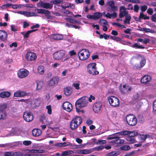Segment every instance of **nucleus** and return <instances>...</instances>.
Returning a JSON list of instances; mask_svg holds the SVG:
<instances>
[{"instance_id": "18", "label": "nucleus", "mask_w": 156, "mask_h": 156, "mask_svg": "<svg viewBox=\"0 0 156 156\" xmlns=\"http://www.w3.org/2000/svg\"><path fill=\"white\" fill-rule=\"evenodd\" d=\"M40 5L42 8L47 9H51L53 7V5L49 3L44 2L41 1L40 2Z\"/></svg>"}, {"instance_id": "2", "label": "nucleus", "mask_w": 156, "mask_h": 156, "mask_svg": "<svg viewBox=\"0 0 156 156\" xmlns=\"http://www.w3.org/2000/svg\"><path fill=\"white\" fill-rule=\"evenodd\" d=\"M82 119L79 116H76L73 118L70 123L71 129L73 130L76 129L81 123Z\"/></svg>"}, {"instance_id": "61", "label": "nucleus", "mask_w": 156, "mask_h": 156, "mask_svg": "<svg viewBox=\"0 0 156 156\" xmlns=\"http://www.w3.org/2000/svg\"><path fill=\"white\" fill-rule=\"evenodd\" d=\"M40 27V25L38 24H36L35 25H33L31 27V29H33L35 28H38Z\"/></svg>"}, {"instance_id": "3", "label": "nucleus", "mask_w": 156, "mask_h": 156, "mask_svg": "<svg viewBox=\"0 0 156 156\" xmlns=\"http://www.w3.org/2000/svg\"><path fill=\"white\" fill-rule=\"evenodd\" d=\"M97 64L95 62L91 63L88 64L87 67V72L90 74L93 75L99 74V72L97 70Z\"/></svg>"}, {"instance_id": "54", "label": "nucleus", "mask_w": 156, "mask_h": 156, "mask_svg": "<svg viewBox=\"0 0 156 156\" xmlns=\"http://www.w3.org/2000/svg\"><path fill=\"white\" fill-rule=\"evenodd\" d=\"M11 30L12 31L16 32L17 29L15 28V26L13 25H10Z\"/></svg>"}, {"instance_id": "21", "label": "nucleus", "mask_w": 156, "mask_h": 156, "mask_svg": "<svg viewBox=\"0 0 156 156\" xmlns=\"http://www.w3.org/2000/svg\"><path fill=\"white\" fill-rule=\"evenodd\" d=\"M151 77L148 75H145L141 79L140 81L141 83H146L149 82L151 80Z\"/></svg>"}, {"instance_id": "1", "label": "nucleus", "mask_w": 156, "mask_h": 156, "mask_svg": "<svg viewBox=\"0 0 156 156\" xmlns=\"http://www.w3.org/2000/svg\"><path fill=\"white\" fill-rule=\"evenodd\" d=\"M88 98L86 97H83L78 99L76 101L75 105L76 111L79 112L80 109L86 106L88 103Z\"/></svg>"}, {"instance_id": "49", "label": "nucleus", "mask_w": 156, "mask_h": 156, "mask_svg": "<svg viewBox=\"0 0 156 156\" xmlns=\"http://www.w3.org/2000/svg\"><path fill=\"white\" fill-rule=\"evenodd\" d=\"M134 11L136 12H138V10L139 9V7L138 5H137V4H136L134 5Z\"/></svg>"}, {"instance_id": "27", "label": "nucleus", "mask_w": 156, "mask_h": 156, "mask_svg": "<svg viewBox=\"0 0 156 156\" xmlns=\"http://www.w3.org/2000/svg\"><path fill=\"white\" fill-rule=\"evenodd\" d=\"M10 93L8 91H3L0 93V97L5 98H8L10 96Z\"/></svg>"}, {"instance_id": "33", "label": "nucleus", "mask_w": 156, "mask_h": 156, "mask_svg": "<svg viewBox=\"0 0 156 156\" xmlns=\"http://www.w3.org/2000/svg\"><path fill=\"white\" fill-rule=\"evenodd\" d=\"M44 85L43 82L42 81H39L37 82V87L36 89L38 90H40L41 89Z\"/></svg>"}, {"instance_id": "7", "label": "nucleus", "mask_w": 156, "mask_h": 156, "mask_svg": "<svg viewBox=\"0 0 156 156\" xmlns=\"http://www.w3.org/2000/svg\"><path fill=\"white\" fill-rule=\"evenodd\" d=\"M66 52L63 50H60L54 53L53 55V58L56 60H59L65 56Z\"/></svg>"}, {"instance_id": "6", "label": "nucleus", "mask_w": 156, "mask_h": 156, "mask_svg": "<svg viewBox=\"0 0 156 156\" xmlns=\"http://www.w3.org/2000/svg\"><path fill=\"white\" fill-rule=\"evenodd\" d=\"M108 101L109 104L114 107H118L120 104L119 99L114 96H111L108 98Z\"/></svg>"}, {"instance_id": "20", "label": "nucleus", "mask_w": 156, "mask_h": 156, "mask_svg": "<svg viewBox=\"0 0 156 156\" xmlns=\"http://www.w3.org/2000/svg\"><path fill=\"white\" fill-rule=\"evenodd\" d=\"M27 95V93L23 91L18 90L14 94V96L15 97H24Z\"/></svg>"}, {"instance_id": "35", "label": "nucleus", "mask_w": 156, "mask_h": 156, "mask_svg": "<svg viewBox=\"0 0 156 156\" xmlns=\"http://www.w3.org/2000/svg\"><path fill=\"white\" fill-rule=\"evenodd\" d=\"M66 20L69 22L73 24L75 23L77 24H80V22H79V21L70 18H66Z\"/></svg>"}, {"instance_id": "19", "label": "nucleus", "mask_w": 156, "mask_h": 156, "mask_svg": "<svg viewBox=\"0 0 156 156\" xmlns=\"http://www.w3.org/2000/svg\"><path fill=\"white\" fill-rule=\"evenodd\" d=\"M64 94L66 96H70L73 92V89L70 87H65L63 90Z\"/></svg>"}, {"instance_id": "28", "label": "nucleus", "mask_w": 156, "mask_h": 156, "mask_svg": "<svg viewBox=\"0 0 156 156\" xmlns=\"http://www.w3.org/2000/svg\"><path fill=\"white\" fill-rule=\"evenodd\" d=\"M145 63V60H142L140 62V65H135L134 67L137 69H140L144 66Z\"/></svg>"}, {"instance_id": "39", "label": "nucleus", "mask_w": 156, "mask_h": 156, "mask_svg": "<svg viewBox=\"0 0 156 156\" xmlns=\"http://www.w3.org/2000/svg\"><path fill=\"white\" fill-rule=\"evenodd\" d=\"M37 30H30L27 31L26 33L24 35V37L26 38H27L29 37L30 34L33 32H35Z\"/></svg>"}, {"instance_id": "32", "label": "nucleus", "mask_w": 156, "mask_h": 156, "mask_svg": "<svg viewBox=\"0 0 156 156\" xmlns=\"http://www.w3.org/2000/svg\"><path fill=\"white\" fill-rule=\"evenodd\" d=\"M131 19V16L130 14H128L125 16V19L124 20L125 24H129Z\"/></svg>"}, {"instance_id": "15", "label": "nucleus", "mask_w": 156, "mask_h": 156, "mask_svg": "<svg viewBox=\"0 0 156 156\" xmlns=\"http://www.w3.org/2000/svg\"><path fill=\"white\" fill-rule=\"evenodd\" d=\"M132 88L127 84L123 85L122 87L120 89V91L123 94H126L131 90Z\"/></svg>"}, {"instance_id": "4", "label": "nucleus", "mask_w": 156, "mask_h": 156, "mask_svg": "<svg viewBox=\"0 0 156 156\" xmlns=\"http://www.w3.org/2000/svg\"><path fill=\"white\" fill-rule=\"evenodd\" d=\"M90 52L88 49H82L78 52V57L80 60L84 61L87 59L90 55Z\"/></svg>"}, {"instance_id": "5", "label": "nucleus", "mask_w": 156, "mask_h": 156, "mask_svg": "<svg viewBox=\"0 0 156 156\" xmlns=\"http://www.w3.org/2000/svg\"><path fill=\"white\" fill-rule=\"evenodd\" d=\"M127 123L130 126H134L137 123V120L135 115L133 114L127 115L126 117Z\"/></svg>"}, {"instance_id": "40", "label": "nucleus", "mask_w": 156, "mask_h": 156, "mask_svg": "<svg viewBox=\"0 0 156 156\" xmlns=\"http://www.w3.org/2000/svg\"><path fill=\"white\" fill-rule=\"evenodd\" d=\"M12 156H23L22 152L20 151L12 152Z\"/></svg>"}, {"instance_id": "30", "label": "nucleus", "mask_w": 156, "mask_h": 156, "mask_svg": "<svg viewBox=\"0 0 156 156\" xmlns=\"http://www.w3.org/2000/svg\"><path fill=\"white\" fill-rule=\"evenodd\" d=\"M45 70L44 67L43 66H40L38 67L37 71L40 74H43L44 73Z\"/></svg>"}, {"instance_id": "43", "label": "nucleus", "mask_w": 156, "mask_h": 156, "mask_svg": "<svg viewBox=\"0 0 156 156\" xmlns=\"http://www.w3.org/2000/svg\"><path fill=\"white\" fill-rule=\"evenodd\" d=\"M40 101L38 99H36L34 100V104L36 107H38L40 104Z\"/></svg>"}, {"instance_id": "10", "label": "nucleus", "mask_w": 156, "mask_h": 156, "mask_svg": "<svg viewBox=\"0 0 156 156\" xmlns=\"http://www.w3.org/2000/svg\"><path fill=\"white\" fill-rule=\"evenodd\" d=\"M37 56L36 54L31 51H28L26 54V58L29 61L32 62L35 60Z\"/></svg>"}, {"instance_id": "60", "label": "nucleus", "mask_w": 156, "mask_h": 156, "mask_svg": "<svg viewBox=\"0 0 156 156\" xmlns=\"http://www.w3.org/2000/svg\"><path fill=\"white\" fill-rule=\"evenodd\" d=\"M69 53L71 56L75 55L76 54V53L74 51V50L70 51L69 52Z\"/></svg>"}, {"instance_id": "41", "label": "nucleus", "mask_w": 156, "mask_h": 156, "mask_svg": "<svg viewBox=\"0 0 156 156\" xmlns=\"http://www.w3.org/2000/svg\"><path fill=\"white\" fill-rule=\"evenodd\" d=\"M99 23L101 25H108L107 21L104 19H100Z\"/></svg>"}, {"instance_id": "55", "label": "nucleus", "mask_w": 156, "mask_h": 156, "mask_svg": "<svg viewBox=\"0 0 156 156\" xmlns=\"http://www.w3.org/2000/svg\"><path fill=\"white\" fill-rule=\"evenodd\" d=\"M29 26V24L26 21H24L23 22V27L26 28Z\"/></svg>"}, {"instance_id": "50", "label": "nucleus", "mask_w": 156, "mask_h": 156, "mask_svg": "<svg viewBox=\"0 0 156 156\" xmlns=\"http://www.w3.org/2000/svg\"><path fill=\"white\" fill-rule=\"evenodd\" d=\"M151 19L153 22H156V13L154 14L151 16Z\"/></svg>"}, {"instance_id": "22", "label": "nucleus", "mask_w": 156, "mask_h": 156, "mask_svg": "<svg viewBox=\"0 0 156 156\" xmlns=\"http://www.w3.org/2000/svg\"><path fill=\"white\" fill-rule=\"evenodd\" d=\"M51 37L55 40H61L63 38L62 35L60 34H52L51 35Z\"/></svg>"}, {"instance_id": "44", "label": "nucleus", "mask_w": 156, "mask_h": 156, "mask_svg": "<svg viewBox=\"0 0 156 156\" xmlns=\"http://www.w3.org/2000/svg\"><path fill=\"white\" fill-rule=\"evenodd\" d=\"M32 142L30 140H25L23 142V144L25 146H28L31 144Z\"/></svg>"}, {"instance_id": "58", "label": "nucleus", "mask_w": 156, "mask_h": 156, "mask_svg": "<svg viewBox=\"0 0 156 156\" xmlns=\"http://www.w3.org/2000/svg\"><path fill=\"white\" fill-rule=\"evenodd\" d=\"M17 44L16 42H13L10 45V48H12L13 47H14L15 48H16L17 47Z\"/></svg>"}, {"instance_id": "9", "label": "nucleus", "mask_w": 156, "mask_h": 156, "mask_svg": "<svg viewBox=\"0 0 156 156\" xmlns=\"http://www.w3.org/2000/svg\"><path fill=\"white\" fill-rule=\"evenodd\" d=\"M28 71L25 69H21L17 72L18 77L20 78H23L26 77L29 74Z\"/></svg>"}, {"instance_id": "14", "label": "nucleus", "mask_w": 156, "mask_h": 156, "mask_svg": "<svg viewBox=\"0 0 156 156\" xmlns=\"http://www.w3.org/2000/svg\"><path fill=\"white\" fill-rule=\"evenodd\" d=\"M119 16L120 18H122L128 14V12L126 11L124 6H121L120 7V10Z\"/></svg>"}, {"instance_id": "17", "label": "nucleus", "mask_w": 156, "mask_h": 156, "mask_svg": "<svg viewBox=\"0 0 156 156\" xmlns=\"http://www.w3.org/2000/svg\"><path fill=\"white\" fill-rule=\"evenodd\" d=\"M7 34L6 31L3 30H0V40L5 41L7 38Z\"/></svg>"}, {"instance_id": "59", "label": "nucleus", "mask_w": 156, "mask_h": 156, "mask_svg": "<svg viewBox=\"0 0 156 156\" xmlns=\"http://www.w3.org/2000/svg\"><path fill=\"white\" fill-rule=\"evenodd\" d=\"M12 152L7 151L4 153V156H12Z\"/></svg>"}, {"instance_id": "24", "label": "nucleus", "mask_w": 156, "mask_h": 156, "mask_svg": "<svg viewBox=\"0 0 156 156\" xmlns=\"http://www.w3.org/2000/svg\"><path fill=\"white\" fill-rule=\"evenodd\" d=\"M42 131L39 129H35L32 131V135L34 136H39L41 133Z\"/></svg>"}, {"instance_id": "34", "label": "nucleus", "mask_w": 156, "mask_h": 156, "mask_svg": "<svg viewBox=\"0 0 156 156\" xmlns=\"http://www.w3.org/2000/svg\"><path fill=\"white\" fill-rule=\"evenodd\" d=\"M131 131H129L124 130L123 131H121L117 133L119 134V135L122 136H125L127 135H129L131 133ZM116 134H117L116 133Z\"/></svg>"}, {"instance_id": "31", "label": "nucleus", "mask_w": 156, "mask_h": 156, "mask_svg": "<svg viewBox=\"0 0 156 156\" xmlns=\"http://www.w3.org/2000/svg\"><path fill=\"white\" fill-rule=\"evenodd\" d=\"M126 139L127 141L129 142L130 144H133L136 142L134 137H132L130 136H126Z\"/></svg>"}, {"instance_id": "16", "label": "nucleus", "mask_w": 156, "mask_h": 156, "mask_svg": "<svg viewBox=\"0 0 156 156\" xmlns=\"http://www.w3.org/2000/svg\"><path fill=\"white\" fill-rule=\"evenodd\" d=\"M62 107L64 110L68 112H70L73 109L72 105L68 101H66L63 103Z\"/></svg>"}, {"instance_id": "64", "label": "nucleus", "mask_w": 156, "mask_h": 156, "mask_svg": "<svg viewBox=\"0 0 156 156\" xmlns=\"http://www.w3.org/2000/svg\"><path fill=\"white\" fill-rule=\"evenodd\" d=\"M135 153L134 151H133L131 152L126 154L124 156H131Z\"/></svg>"}, {"instance_id": "8", "label": "nucleus", "mask_w": 156, "mask_h": 156, "mask_svg": "<svg viewBox=\"0 0 156 156\" xmlns=\"http://www.w3.org/2000/svg\"><path fill=\"white\" fill-rule=\"evenodd\" d=\"M23 118L24 120L28 122L32 121L34 119V116L32 113L30 112L26 111L23 113Z\"/></svg>"}, {"instance_id": "38", "label": "nucleus", "mask_w": 156, "mask_h": 156, "mask_svg": "<svg viewBox=\"0 0 156 156\" xmlns=\"http://www.w3.org/2000/svg\"><path fill=\"white\" fill-rule=\"evenodd\" d=\"M120 149L121 150L127 151L130 149V147L129 145H125L121 147Z\"/></svg>"}, {"instance_id": "11", "label": "nucleus", "mask_w": 156, "mask_h": 156, "mask_svg": "<svg viewBox=\"0 0 156 156\" xmlns=\"http://www.w3.org/2000/svg\"><path fill=\"white\" fill-rule=\"evenodd\" d=\"M102 107V103L101 101L96 102L93 107V111L96 113H98L101 111Z\"/></svg>"}, {"instance_id": "48", "label": "nucleus", "mask_w": 156, "mask_h": 156, "mask_svg": "<svg viewBox=\"0 0 156 156\" xmlns=\"http://www.w3.org/2000/svg\"><path fill=\"white\" fill-rule=\"evenodd\" d=\"M46 108L48 110V113L49 114H51V113L52 110L51 109V105H49L46 106Z\"/></svg>"}, {"instance_id": "42", "label": "nucleus", "mask_w": 156, "mask_h": 156, "mask_svg": "<svg viewBox=\"0 0 156 156\" xmlns=\"http://www.w3.org/2000/svg\"><path fill=\"white\" fill-rule=\"evenodd\" d=\"M148 135L142 134L140 136V139L142 141L144 142L147 138V136Z\"/></svg>"}, {"instance_id": "37", "label": "nucleus", "mask_w": 156, "mask_h": 156, "mask_svg": "<svg viewBox=\"0 0 156 156\" xmlns=\"http://www.w3.org/2000/svg\"><path fill=\"white\" fill-rule=\"evenodd\" d=\"M131 47L133 48H138V49H144L145 48L144 47L142 46L138 45V44L137 43H135L132 46H131Z\"/></svg>"}, {"instance_id": "52", "label": "nucleus", "mask_w": 156, "mask_h": 156, "mask_svg": "<svg viewBox=\"0 0 156 156\" xmlns=\"http://www.w3.org/2000/svg\"><path fill=\"white\" fill-rule=\"evenodd\" d=\"M104 148V147L103 146L101 145L95 147V150L97 151H99L102 150Z\"/></svg>"}, {"instance_id": "63", "label": "nucleus", "mask_w": 156, "mask_h": 156, "mask_svg": "<svg viewBox=\"0 0 156 156\" xmlns=\"http://www.w3.org/2000/svg\"><path fill=\"white\" fill-rule=\"evenodd\" d=\"M111 33L114 36H117L118 34V32L114 30L112 31Z\"/></svg>"}, {"instance_id": "56", "label": "nucleus", "mask_w": 156, "mask_h": 156, "mask_svg": "<svg viewBox=\"0 0 156 156\" xmlns=\"http://www.w3.org/2000/svg\"><path fill=\"white\" fill-rule=\"evenodd\" d=\"M147 9V6L146 5L142 6L141 7V9L142 12H144L146 11Z\"/></svg>"}, {"instance_id": "62", "label": "nucleus", "mask_w": 156, "mask_h": 156, "mask_svg": "<svg viewBox=\"0 0 156 156\" xmlns=\"http://www.w3.org/2000/svg\"><path fill=\"white\" fill-rule=\"evenodd\" d=\"M147 12L149 15H151L153 13V9L151 8H149L147 11Z\"/></svg>"}, {"instance_id": "25", "label": "nucleus", "mask_w": 156, "mask_h": 156, "mask_svg": "<svg viewBox=\"0 0 156 156\" xmlns=\"http://www.w3.org/2000/svg\"><path fill=\"white\" fill-rule=\"evenodd\" d=\"M71 152H73V151H66L62 152L61 154H60L59 153H57L53 156H65L71 154Z\"/></svg>"}, {"instance_id": "46", "label": "nucleus", "mask_w": 156, "mask_h": 156, "mask_svg": "<svg viewBox=\"0 0 156 156\" xmlns=\"http://www.w3.org/2000/svg\"><path fill=\"white\" fill-rule=\"evenodd\" d=\"M138 134V133L136 132L133 131L131 132V133L130 134H129V135L128 136H130L132 137H134L135 136L137 135Z\"/></svg>"}, {"instance_id": "23", "label": "nucleus", "mask_w": 156, "mask_h": 156, "mask_svg": "<svg viewBox=\"0 0 156 156\" xmlns=\"http://www.w3.org/2000/svg\"><path fill=\"white\" fill-rule=\"evenodd\" d=\"M92 152L91 149H85L80 150L78 151L77 153L80 154H90Z\"/></svg>"}, {"instance_id": "51", "label": "nucleus", "mask_w": 156, "mask_h": 156, "mask_svg": "<svg viewBox=\"0 0 156 156\" xmlns=\"http://www.w3.org/2000/svg\"><path fill=\"white\" fill-rule=\"evenodd\" d=\"M80 84L79 83H74L73 84V86L75 87V88L77 89L78 90L80 89V87H79Z\"/></svg>"}, {"instance_id": "45", "label": "nucleus", "mask_w": 156, "mask_h": 156, "mask_svg": "<svg viewBox=\"0 0 156 156\" xmlns=\"http://www.w3.org/2000/svg\"><path fill=\"white\" fill-rule=\"evenodd\" d=\"M144 31L146 33H154V31L153 30L146 28H144Z\"/></svg>"}, {"instance_id": "57", "label": "nucleus", "mask_w": 156, "mask_h": 156, "mask_svg": "<svg viewBox=\"0 0 156 156\" xmlns=\"http://www.w3.org/2000/svg\"><path fill=\"white\" fill-rule=\"evenodd\" d=\"M62 2V0H54L53 1V3L55 4H58Z\"/></svg>"}, {"instance_id": "29", "label": "nucleus", "mask_w": 156, "mask_h": 156, "mask_svg": "<svg viewBox=\"0 0 156 156\" xmlns=\"http://www.w3.org/2000/svg\"><path fill=\"white\" fill-rule=\"evenodd\" d=\"M102 16V14L99 12H95L93 14V20H95L99 19Z\"/></svg>"}, {"instance_id": "36", "label": "nucleus", "mask_w": 156, "mask_h": 156, "mask_svg": "<svg viewBox=\"0 0 156 156\" xmlns=\"http://www.w3.org/2000/svg\"><path fill=\"white\" fill-rule=\"evenodd\" d=\"M115 143L117 144H123L124 141L123 140H121L119 139V137H117L116 138V139L114 140Z\"/></svg>"}, {"instance_id": "12", "label": "nucleus", "mask_w": 156, "mask_h": 156, "mask_svg": "<svg viewBox=\"0 0 156 156\" xmlns=\"http://www.w3.org/2000/svg\"><path fill=\"white\" fill-rule=\"evenodd\" d=\"M39 150L35 149H27L26 151L27 153L29 154H25L24 156H42L41 154H36L39 152Z\"/></svg>"}, {"instance_id": "47", "label": "nucleus", "mask_w": 156, "mask_h": 156, "mask_svg": "<svg viewBox=\"0 0 156 156\" xmlns=\"http://www.w3.org/2000/svg\"><path fill=\"white\" fill-rule=\"evenodd\" d=\"M106 141L105 140H100L97 142V144H106Z\"/></svg>"}, {"instance_id": "53", "label": "nucleus", "mask_w": 156, "mask_h": 156, "mask_svg": "<svg viewBox=\"0 0 156 156\" xmlns=\"http://www.w3.org/2000/svg\"><path fill=\"white\" fill-rule=\"evenodd\" d=\"M153 109L154 112H156V100L153 103Z\"/></svg>"}, {"instance_id": "26", "label": "nucleus", "mask_w": 156, "mask_h": 156, "mask_svg": "<svg viewBox=\"0 0 156 156\" xmlns=\"http://www.w3.org/2000/svg\"><path fill=\"white\" fill-rule=\"evenodd\" d=\"M37 11V12L39 14H50V12L48 10L45 9H35Z\"/></svg>"}, {"instance_id": "13", "label": "nucleus", "mask_w": 156, "mask_h": 156, "mask_svg": "<svg viewBox=\"0 0 156 156\" xmlns=\"http://www.w3.org/2000/svg\"><path fill=\"white\" fill-rule=\"evenodd\" d=\"M59 80V78L58 76H56L52 77L49 81L48 85L49 87H53L55 84H57Z\"/></svg>"}]
</instances>
